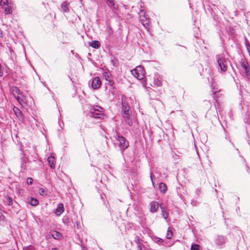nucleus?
<instances>
[{
    "label": "nucleus",
    "mask_w": 250,
    "mask_h": 250,
    "mask_svg": "<svg viewBox=\"0 0 250 250\" xmlns=\"http://www.w3.org/2000/svg\"><path fill=\"white\" fill-rule=\"evenodd\" d=\"M70 222V219L67 216H64L63 217L62 219V222L66 225H68L69 223Z\"/></svg>",
    "instance_id": "cd10ccee"
},
{
    "label": "nucleus",
    "mask_w": 250,
    "mask_h": 250,
    "mask_svg": "<svg viewBox=\"0 0 250 250\" xmlns=\"http://www.w3.org/2000/svg\"><path fill=\"white\" fill-rule=\"evenodd\" d=\"M52 250H59V249H57V248H53V249H52Z\"/></svg>",
    "instance_id": "ea45409f"
},
{
    "label": "nucleus",
    "mask_w": 250,
    "mask_h": 250,
    "mask_svg": "<svg viewBox=\"0 0 250 250\" xmlns=\"http://www.w3.org/2000/svg\"><path fill=\"white\" fill-rule=\"evenodd\" d=\"M199 245L197 244L192 245L190 250H199Z\"/></svg>",
    "instance_id": "7c9ffc66"
},
{
    "label": "nucleus",
    "mask_w": 250,
    "mask_h": 250,
    "mask_svg": "<svg viewBox=\"0 0 250 250\" xmlns=\"http://www.w3.org/2000/svg\"><path fill=\"white\" fill-rule=\"evenodd\" d=\"M157 102H158V103H160V104H161V102H160V101H157Z\"/></svg>",
    "instance_id": "79ce46f5"
},
{
    "label": "nucleus",
    "mask_w": 250,
    "mask_h": 250,
    "mask_svg": "<svg viewBox=\"0 0 250 250\" xmlns=\"http://www.w3.org/2000/svg\"><path fill=\"white\" fill-rule=\"evenodd\" d=\"M5 221V217L2 214L0 211V224H3Z\"/></svg>",
    "instance_id": "c756f323"
},
{
    "label": "nucleus",
    "mask_w": 250,
    "mask_h": 250,
    "mask_svg": "<svg viewBox=\"0 0 250 250\" xmlns=\"http://www.w3.org/2000/svg\"><path fill=\"white\" fill-rule=\"evenodd\" d=\"M126 97L122 96L121 98L122 110L124 113H130L129 106L128 104L125 102Z\"/></svg>",
    "instance_id": "6e6552de"
},
{
    "label": "nucleus",
    "mask_w": 250,
    "mask_h": 250,
    "mask_svg": "<svg viewBox=\"0 0 250 250\" xmlns=\"http://www.w3.org/2000/svg\"><path fill=\"white\" fill-rule=\"evenodd\" d=\"M108 3L107 4L109 6H112L114 5V2L113 0H107Z\"/></svg>",
    "instance_id": "72a5a7b5"
},
{
    "label": "nucleus",
    "mask_w": 250,
    "mask_h": 250,
    "mask_svg": "<svg viewBox=\"0 0 250 250\" xmlns=\"http://www.w3.org/2000/svg\"><path fill=\"white\" fill-rule=\"evenodd\" d=\"M12 12L11 8L10 6H7L4 8V12L5 14H10Z\"/></svg>",
    "instance_id": "bb28decb"
},
{
    "label": "nucleus",
    "mask_w": 250,
    "mask_h": 250,
    "mask_svg": "<svg viewBox=\"0 0 250 250\" xmlns=\"http://www.w3.org/2000/svg\"><path fill=\"white\" fill-rule=\"evenodd\" d=\"M212 92L214 94V98H215L216 96V93L217 92V90H215L214 88H213L212 89Z\"/></svg>",
    "instance_id": "4c0bfd02"
},
{
    "label": "nucleus",
    "mask_w": 250,
    "mask_h": 250,
    "mask_svg": "<svg viewBox=\"0 0 250 250\" xmlns=\"http://www.w3.org/2000/svg\"><path fill=\"white\" fill-rule=\"evenodd\" d=\"M233 146H234V144L232 143H231Z\"/></svg>",
    "instance_id": "37998d69"
},
{
    "label": "nucleus",
    "mask_w": 250,
    "mask_h": 250,
    "mask_svg": "<svg viewBox=\"0 0 250 250\" xmlns=\"http://www.w3.org/2000/svg\"><path fill=\"white\" fill-rule=\"evenodd\" d=\"M89 45L92 47L94 48H99L100 44L98 41H95L90 42Z\"/></svg>",
    "instance_id": "412c9836"
},
{
    "label": "nucleus",
    "mask_w": 250,
    "mask_h": 250,
    "mask_svg": "<svg viewBox=\"0 0 250 250\" xmlns=\"http://www.w3.org/2000/svg\"><path fill=\"white\" fill-rule=\"evenodd\" d=\"M39 193L42 196L46 195L47 194V191L46 190L42 188H41L39 189Z\"/></svg>",
    "instance_id": "a878e982"
},
{
    "label": "nucleus",
    "mask_w": 250,
    "mask_h": 250,
    "mask_svg": "<svg viewBox=\"0 0 250 250\" xmlns=\"http://www.w3.org/2000/svg\"><path fill=\"white\" fill-rule=\"evenodd\" d=\"M159 188L162 193H165L167 190V187L166 185L161 182L159 185Z\"/></svg>",
    "instance_id": "6ab92c4d"
},
{
    "label": "nucleus",
    "mask_w": 250,
    "mask_h": 250,
    "mask_svg": "<svg viewBox=\"0 0 250 250\" xmlns=\"http://www.w3.org/2000/svg\"><path fill=\"white\" fill-rule=\"evenodd\" d=\"M111 75L109 73L105 72L103 73V77L107 81V83L110 85H112L114 83V82L111 79Z\"/></svg>",
    "instance_id": "f8f14e48"
},
{
    "label": "nucleus",
    "mask_w": 250,
    "mask_h": 250,
    "mask_svg": "<svg viewBox=\"0 0 250 250\" xmlns=\"http://www.w3.org/2000/svg\"><path fill=\"white\" fill-rule=\"evenodd\" d=\"M141 69V65L137 66L135 69L132 70L131 72L132 74L138 80H140L139 70Z\"/></svg>",
    "instance_id": "ddd939ff"
},
{
    "label": "nucleus",
    "mask_w": 250,
    "mask_h": 250,
    "mask_svg": "<svg viewBox=\"0 0 250 250\" xmlns=\"http://www.w3.org/2000/svg\"><path fill=\"white\" fill-rule=\"evenodd\" d=\"M124 120L129 125H131L132 121L130 118V113H124Z\"/></svg>",
    "instance_id": "dca6fc26"
},
{
    "label": "nucleus",
    "mask_w": 250,
    "mask_h": 250,
    "mask_svg": "<svg viewBox=\"0 0 250 250\" xmlns=\"http://www.w3.org/2000/svg\"><path fill=\"white\" fill-rule=\"evenodd\" d=\"M23 250H34V249L31 246H30L25 248H24Z\"/></svg>",
    "instance_id": "c9c22d12"
},
{
    "label": "nucleus",
    "mask_w": 250,
    "mask_h": 250,
    "mask_svg": "<svg viewBox=\"0 0 250 250\" xmlns=\"http://www.w3.org/2000/svg\"><path fill=\"white\" fill-rule=\"evenodd\" d=\"M241 66L245 70V73L248 79H250V67L247 61L243 60L241 62Z\"/></svg>",
    "instance_id": "0eeeda50"
},
{
    "label": "nucleus",
    "mask_w": 250,
    "mask_h": 250,
    "mask_svg": "<svg viewBox=\"0 0 250 250\" xmlns=\"http://www.w3.org/2000/svg\"><path fill=\"white\" fill-rule=\"evenodd\" d=\"M101 85V81L99 77L94 78L92 82V87L94 89H98Z\"/></svg>",
    "instance_id": "1a4fd4ad"
},
{
    "label": "nucleus",
    "mask_w": 250,
    "mask_h": 250,
    "mask_svg": "<svg viewBox=\"0 0 250 250\" xmlns=\"http://www.w3.org/2000/svg\"><path fill=\"white\" fill-rule=\"evenodd\" d=\"M61 9L63 12H68L69 10L68 4L66 1H64L61 4Z\"/></svg>",
    "instance_id": "a211bd4d"
},
{
    "label": "nucleus",
    "mask_w": 250,
    "mask_h": 250,
    "mask_svg": "<svg viewBox=\"0 0 250 250\" xmlns=\"http://www.w3.org/2000/svg\"><path fill=\"white\" fill-rule=\"evenodd\" d=\"M26 202L31 206H36L38 203V200L33 197H28L26 199Z\"/></svg>",
    "instance_id": "4468645a"
},
{
    "label": "nucleus",
    "mask_w": 250,
    "mask_h": 250,
    "mask_svg": "<svg viewBox=\"0 0 250 250\" xmlns=\"http://www.w3.org/2000/svg\"><path fill=\"white\" fill-rule=\"evenodd\" d=\"M8 3V0H1L0 1V5L2 6L6 5Z\"/></svg>",
    "instance_id": "2f4dec72"
},
{
    "label": "nucleus",
    "mask_w": 250,
    "mask_h": 250,
    "mask_svg": "<svg viewBox=\"0 0 250 250\" xmlns=\"http://www.w3.org/2000/svg\"><path fill=\"white\" fill-rule=\"evenodd\" d=\"M145 72L144 67L142 66V75L143 76V78H142V84L143 85V86L145 87H146L147 85V83H149V85L151 86H153V84L150 83V78L148 79L146 76H145ZM162 79L161 77L158 76H155L154 78V80L153 82V85L160 86L162 84Z\"/></svg>",
    "instance_id": "f257e3e1"
},
{
    "label": "nucleus",
    "mask_w": 250,
    "mask_h": 250,
    "mask_svg": "<svg viewBox=\"0 0 250 250\" xmlns=\"http://www.w3.org/2000/svg\"><path fill=\"white\" fill-rule=\"evenodd\" d=\"M160 207L162 211V216L165 220H166L168 217L167 213L166 211L165 208L164 207H162L161 205H160Z\"/></svg>",
    "instance_id": "5701e85b"
},
{
    "label": "nucleus",
    "mask_w": 250,
    "mask_h": 250,
    "mask_svg": "<svg viewBox=\"0 0 250 250\" xmlns=\"http://www.w3.org/2000/svg\"><path fill=\"white\" fill-rule=\"evenodd\" d=\"M154 177V175L152 174V173L151 172L150 173V179H151V182L152 183V184L153 185H154V183L153 182V177Z\"/></svg>",
    "instance_id": "e433bc0d"
},
{
    "label": "nucleus",
    "mask_w": 250,
    "mask_h": 250,
    "mask_svg": "<svg viewBox=\"0 0 250 250\" xmlns=\"http://www.w3.org/2000/svg\"><path fill=\"white\" fill-rule=\"evenodd\" d=\"M134 242H135L137 245V247L139 250H141V245L140 241V237L138 235H135L134 236Z\"/></svg>",
    "instance_id": "4be33fe9"
},
{
    "label": "nucleus",
    "mask_w": 250,
    "mask_h": 250,
    "mask_svg": "<svg viewBox=\"0 0 250 250\" xmlns=\"http://www.w3.org/2000/svg\"><path fill=\"white\" fill-rule=\"evenodd\" d=\"M6 203L9 206L12 205L13 204L12 198L10 197L9 196H7L6 197Z\"/></svg>",
    "instance_id": "393cba45"
},
{
    "label": "nucleus",
    "mask_w": 250,
    "mask_h": 250,
    "mask_svg": "<svg viewBox=\"0 0 250 250\" xmlns=\"http://www.w3.org/2000/svg\"><path fill=\"white\" fill-rule=\"evenodd\" d=\"M146 13L144 12V10L142 9V15L144 14L143 16H142V24L144 26V27L145 28L147 32H149V30L150 28V24L149 22V19H147L146 16Z\"/></svg>",
    "instance_id": "423d86ee"
},
{
    "label": "nucleus",
    "mask_w": 250,
    "mask_h": 250,
    "mask_svg": "<svg viewBox=\"0 0 250 250\" xmlns=\"http://www.w3.org/2000/svg\"><path fill=\"white\" fill-rule=\"evenodd\" d=\"M13 92L14 93V95H15V94H17L18 96L17 97L15 96V98H16V99L19 102H20L21 101V98H20V97L19 96V95H21V92L20 90L17 87H14L13 88Z\"/></svg>",
    "instance_id": "f3484780"
},
{
    "label": "nucleus",
    "mask_w": 250,
    "mask_h": 250,
    "mask_svg": "<svg viewBox=\"0 0 250 250\" xmlns=\"http://www.w3.org/2000/svg\"><path fill=\"white\" fill-rule=\"evenodd\" d=\"M103 110V108L101 107H99V109H96L95 107L91 108L90 110L89 116L96 119H102L104 117Z\"/></svg>",
    "instance_id": "7ed1b4c3"
},
{
    "label": "nucleus",
    "mask_w": 250,
    "mask_h": 250,
    "mask_svg": "<svg viewBox=\"0 0 250 250\" xmlns=\"http://www.w3.org/2000/svg\"><path fill=\"white\" fill-rule=\"evenodd\" d=\"M26 183L28 185H31L33 183V179L31 178H28L26 181Z\"/></svg>",
    "instance_id": "473e14b6"
},
{
    "label": "nucleus",
    "mask_w": 250,
    "mask_h": 250,
    "mask_svg": "<svg viewBox=\"0 0 250 250\" xmlns=\"http://www.w3.org/2000/svg\"><path fill=\"white\" fill-rule=\"evenodd\" d=\"M64 211L63 205L62 203L58 204L57 208L54 210V213L58 216H60Z\"/></svg>",
    "instance_id": "9d476101"
},
{
    "label": "nucleus",
    "mask_w": 250,
    "mask_h": 250,
    "mask_svg": "<svg viewBox=\"0 0 250 250\" xmlns=\"http://www.w3.org/2000/svg\"><path fill=\"white\" fill-rule=\"evenodd\" d=\"M214 242L216 246H222L227 242V238L225 236L218 235L214 239Z\"/></svg>",
    "instance_id": "20e7f679"
},
{
    "label": "nucleus",
    "mask_w": 250,
    "mask_h": 250,
    "mask_svg": "<svg viewBox=\"0 0 250 250\" xmlns=\"http://www.w3.org/2000/svg\"><path fill=\"white\" fill-rule=\"evenodd\" d=\"M14 111L17 117L19 118L22 117V113L19 108L15 107L14 108Z\"/></svg>",
    "instance_id": "b1692460"
},
{
    "label": "nucleus",
    "mask_w": 250,
    "mask_h": 250,
    "mask_svg": "<svg viewBox=\"0 0 250 250\" xmlns=\"http://www.w3.org/2000/svg\"><path fill=\"white\" fill-rule=\"evenodd\" d=\"M51 235L54 239L56 240L59 239L62 236L61 234L59 232L57 231H53L51 233Z\"/></svg>",
    "instance_id": "aec40b11"
},
{
    "label": "nucleus",
    "mask_w": 250,
    "mask_h": 250,
    "mask_svg": "<svg viewBox=\"0 0 250 250\" xmlns=\"http://www.w3.org/2000/svg\"><path fill=\"white\" fill-rule=\"evenodd\" d=\"M48 164L52 169L55 167V159L54 156H50L47 159Z\"/></svg>",
    "instance_id": "2eb2a0df"
},
{
    "label": "nucleus",
    "mask_w": 250,
    "mask_h": 250,
    "mask_svg": "<svg viewBox=\"0 0 250 250\" xmlns=\"http://www.w3.org/2000/svg\"><path fill=\"white\" fill-rule=\"evenodd\" d=\"M172 236V232L169 229L167 230L166 237L168 239H170L171 238Z\"/></svg>",
    "instance_id": "c85d7f7f"
},
{
    "label": "nucleus",
    "mask_w": 250,
    "mask_h": 250,
    "mask_svg": "<svg viewBox=\"0 0 250 250\" xmlns=\"http://www.w3.org/2000/svg\"><path fill=\"white\" fill-rule=\"evenodd\" d=\"M118 141L119 142V146L122 151H124L128 146V142L126 141V139L123 136H118Z\"/></svg>",
    "instance_id": "39448f33"
},
{
    "label": "nucleus",
    "mask_w": 250,
    "mask_h": 250,
    "mask_svg": "<svg viewBox=\"0 0 250 250\" xmlns=\"http://www.w3.org/2000/svg\"><path fill=\"white\" fill-rule=\"evenodd\" d=\"M236 150L238 151V153L239 154V151L237 148L236 149Z\"/></svg>",
    "instance_id": "a19ab883"
},
{
    "label": "nucleus",
    "mask_w": 250,
    "mask_h": 250,
    "mask_svg": "<svg viewBox=\"0 0 250 250\" xmlns=\"http://www.w3.org/2000/svg\"><path fill=\"white\" fill-rule=\"evenodd\" d=\"M150 211L151 213H154L157 211L159 208V204L156 201H152L150 203Z\"/></svg>",
    "instance_id": "9b49d317"
},
{
    "label": "nucleus",
    "mask_w": 250,
    "mask_h": 250,
    "mask_svg": "<svg viewBox=\"0 0 250 250\" xmlns=\"http://www.w3.org/2000/svg\"><path fill=\"white\" fill-rule=\"evenodd\" d=\"M146 51V53L148 54H150V51L149 48L147 49Z\"/></svg>",
    "instance_id": "58836bf2"
},
{
    "label": "nucleus",
    "mask_w": 250,
    "mask_h": 250,
    "mask_svg": "<svg viewBox=\"0 0 250 250\" xmlns=\"http://www.w3.org/2000/svg\"><path fill=\"white\" fill-rule=\"evenodd\" d=\"M155 241L156 242L159 243H162L163 242V240L159 237H156L155 238Z\"/></svg>",
    "instance_id": "f704fd0d"
},
{
    "label": "nucleus",
    "mask_w": 250,
    "mask_h": 250,
    "mask_svg": "<svg viewBox=\"0 0 250 250\" xmlns=\"http://www.w3.org/2000/svg\"><path fill=\"white\" fill-rule=\"evenodd\" d=\"M220 72H225L227 71L229 61L226 58H225L222 55H217L216 57Z\"/></svg>",
    "instance_id": "f03ea898"
}]
</instances>
